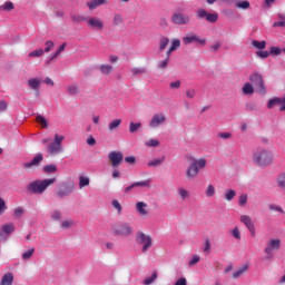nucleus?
<instances>
[{
  "instance_id": "obj_1",
  "label": "nucleus",
  "mask_w": 285,
  "mask_h": 285,
  "mask_svg": "<svg viewBox=\"0 0 285 285\" xmlns=\"http://www.w3.org/2000/svg\"><path fill=\"white\" fill-rule=\"evenodd\" d=\"M252 161L254 166H258V168H266L268 166H273L275 161V155L271 149H266L264 147H258L252 156Z\"/></svg>"
},
{
  "instance_id": "obj_2",
  "label": "nucleus",
  "mask_w": 285,
  "mask_h": 285,
  "mask_svg": "<svg viewBox=\"0 0 285 285\" xmlns=\"http://www.w3.org/2000/svg\"><path fill=\"white\" fill-rule=\"evenodd\" d=\"M55 181H57L56 177L43 180H35L27 186V190L33 195H43V193H46V190H48V188H50Z\"/></svg>"
},
{
  "instance_id": "obj_3",
  "label": "nucleus",
  "mask_w": 285,
  "mask_h": 285,
  "mask_svg": "<svg viewBox=\"0 0 285 285\" xmlns=\"http://www.w3.org/2000/svg\"><path fill=\"white\" fill-rule=\"evenodd\" d=\"M203 168H206L205 158H199L197 160L191 161L189 167L186 170L187 179H195V177L199 175V170H203Z\"/></svg>"
},
{
  "instance_id": "obj_4",
  "label": "nucleus",
  "mask_w": 285,
  "mask_h": 285,
  "mask_svg": "<svg viewBox=\"0 0 285 285\" xmlns=\"http://www.w3.org/2000/svg\"><path fill=\"white\" fill-rule=\"evenodd\" d=\"M111 233L116 237H130V235L134 233V229L128 223H119L118 225L112 226Z\"/></svg>"
},
{
  "instance_id": "obj_5",
  "label": "nucleus",
  "mask_w": 285,
  "mask_h": 285,
  "mask_svg": "<svg viewBox=\"0 0 285 285\" xmlns=\"http://www.w3.org/2000/svg\"><path fill=\"white\" fill-rule=\"evenodd\" d=\"M249 81L255 86L256 92L258 95H266V85L264 82V76L259 72H254L249 76Z\"/></svg>"
},
{
  "instance_id": "obj_6",
  "label": "nucleus",
  "mask_w": 285,
  "mask_h": 285,
  "mask_svg": "<svg viewBox=\"0 0 285 285\" xmlns=\"http://www.w3.org/2000/svg\"><path fill=\"white\" fill-rule=\"evenodd\" d=\"M136 242L141 247V253H148L153 247V237L150 235L145 234L144 232H138L136 235Z\"/></svg>"
},
{
  "instance_id": "obj_7",
  "label": "nucleus",
  "mask_w": 285,
  "mask_h": 285,
  "mask_svg": "<svg viewBox=\"0 0 285 285\" xmlns=\"http://www.w3.org/2000/svg\"><path fill=\"white\" fill-rule=\"evenodd\" d=\"M63 139V136L59 134L55 135L53 141L48 146L49 155H59V153H63V146H61Z\"/></svg>"
},
{
  "instance_id": "obj_8",
  "label": "nucleus",
  "mask_w": 285,
  "mask_h": 285,
  "mask_svg": "<svg viewBox=\"0 0 285 285\" xmlns=\"http://www.w3.org/2000/svg\"><path fill=\"white\" fill-rule=\"evenodd\" d=\"M281 248H282V239L272 238L266 243L264 253L266 256L273 257V253H275V250H279Z\"/></svg>"
},
{
  "instance_id": "obj_9",
  "label": "nucleus",
  "mask_w": 285,
  "mask_h": 285,
  "mask_svg": "<svg viewBox=\"0 0 285 285\" xmlns=\"http://www.w3.org/2000/svg\"><path fill=\"white\" fill-rule=\"evenodd\" d=\"M196 17H197V19H206V21H208V23H217V21H219V14L208 13L206 11V9H202V8H199L196 11Z\"/></svg>"
},
{
  "instance_id": "obj_10",
  "label": "nucleus",
  "mask_w": 285,
  "mask_h": 285,
  "mask_svg": "<svg viewBox=\"0 0 285 285\" xmlns=\"http://www.w3.org/2000/svg\"><path fill=\"white\" fill-rule=\"evenodd\" d=\"M164 124H166V114L157 112L153 115L148 126L149 128L155 130V128H159V126H164Z\"/></svg>"
},
{
  "instance_id": "obj_11",
  "label": "nucleus",
  "mask_w": 285,
  "mask_h": 285,
  "mask_svg": "<svg viewBox=\"0 0 285 285\" xmlns=\"http://www.w3.org/2000/svg\"><path fill=\"white\" fill-rule=\"evenodd\" d=\"M111 168H119L124 163V154L121 151H110L108 154Z\"/></svg>"
},
{
  "instance_id": "obj_12",
  "label": "nucleus",
  "mask_w": 285,
  "mask_h": 285,
  "mask_svg": "<svg viewBox=\"0 0 285 285\" xmlns=\"http://www.w3.org/2000/svg\"><path fill=\"white\" fill-rule=\"evenodd\" d=\"M173 23L176 26H188L190 23V16L184 13H174L171 17Z\"/></svg>"
},
{
  "instance_id": "obj_13",
  "label": "nucleus",
  "mask_w": 285,
  "mask_h": 285,
  "mask_svg": "<svg viewBox=\"0 0 285 285\" xmlns=\"http://www.w3.org/2000/svg\"><path fill=\"white\" fill-rule=\"evenodd\" d=\"M199 43L200 46H206V38H199L197 35L189 33L183 38V43L185 46H190V43Z\"/></svg>"
},
{
  "instance_id": "obj_14",
  "label": "nucleus",
  "mask_w": 285,
  "mask_h": 285,
  "mask_svg": "<svg viewBox=\"0 0 285 285\" xmlns=\"http://www.w3.org/2000/svg\"><path fill=\"white\" fill-rule=\"evenodd\" d=\"M41 161H43V155L37 154L36 157L30 163L22 164V168H24V170H32V168L39 167Z\"/></svg>"
},
{
  "instance_id": "obj_15",
  "label": "nucleus",
  "mask_w": 285,
  "mask_h": 285,
  "mask_svg": "<svg viewBox=\"0 0 285 285\" xmlns=\"http://www.w3.org/2000/svg\"><path fill=\"white\" fill-rule=\"evenodd\" d=\"M240 223L244 224V226H246L252 237H255L256 233H255V224L253 223V218H250V216L248 215H242Z\"/></svg>"
},
{
  "instance_id": "obj_16",
  "label": "nucleus",
  "mask_w": 285,
  "mask_h": 285,
  "mask_svg": "<svg viewBox=\"0 0 285 285\" xmlns=\"http://www.w3.org/2000/svg\"><path fill=\"white\" fill-rule=\"evenodd\" d=\"M136 213H138L140 217H148L150 215V208H148V203H136Z\"/></svg>"
},
{
  "instance_id": "obj_17",
  "label": "nucleus",
  "mask_w": 285,
  "mask_h": 285,
  "mask_svg": "<svg viewBox=\"0 0 285 285\" xmlns=\"http://www.w3.org/2000/svg\"><path fill=\"white\" fill-rule=\"evenodd\" d=\"M275 106H281L279 110L281 112H284L285 110V97L284 98H274L271 99L267 104V107L271 108H275Z\"/></svg>"
},
{
  "instance_id": "obj_18",
  "label": "nucleus",
  "mask_w": 285,
  "mask_h": 285,
  "mask_svg": "<svg viewBox=\"0 0 285 285\" xmlns=\"http://www.w3.org/2000/svg\"><path fill=\"white\" fill-rule=\"evenodd\" d=\"M89 28L94 30H104V21L97 17H92L88 20Z\"/></svg>"
},
{
  "instance_id": "obj_19",
  "label": "nucleus",
  "mask_w": 285,
  "mask_h": 285,
  "mask_svg": "<svg viewBox=\"0 0 285 285\" xmlns=\"http://www.w3.org/2000/svg\"><path fill=\"white\" fill-rule=\"evenodd\" d=\"M28 87L30 90H33V92H37L39 95V88H41V80L39 78H31L27 81Z\"/></svg>"
},
{
  "instance_id": "obj_20",
  "label": "nucleus",
  "mask_w": 285,
  "mask_h": 285,
  "mask_svg": "<svg viewBox=\"0 0 285 285\" xmlns=\"http://www.w3.org/2000/svg\"><path fill=\"white\" fill-rule=\"evenodd\" d=\"M12 282H14V275L9 272L2 276L0 285H12Z\"/></svg>"
},
{
  "instance_id": "obj_21",
  "label": "nucleus",
  "mask_w": 285,
  "mask_h": 285,
  "mask_svg": "<svg viewBox=\"0 0 285 285\" xmlns=\"http://www.w3.org/2000/svg\"><path fill=\"white\" fill-rule=\"evenodd\" d=\"M180 46H181V40H179L177 38L174 39L171 41L169 49L167 50V55L170 56L173 52H175V50H177V48H180Z\"/></svg>"
},
{
  "instance_id": "obj_22",
  "label": "nucleus",
  "mask_w": 285,
  "mask_h": 285,
  "mask_svg": "<svg viewBox=\"0 0 285 285\" xmlns=\"http://www.w3.org/2000/svg\"><path fill=\"white\" fill-rule=\"evenodd\" d=\"M164 161H166V156L150 160L147 164V166H149V168H157V166H161V164H164Z\"/></svg>"
},
{
  "instance_id": "obj_23",
  "label": "nucleus",
  "mask_w": 285,
  "mask_h": 285,
  "mask_svg": "<svg viewBox=\"0 0 285 285\" xmlns=\"http://www.w3.org/2000/svg\"><path fill=\"white\" fill-rule=\"evenodd\" d=\"M170 56L166 53V58L157 62V68H159V70H166V68H168Z\"/></svg>"
},
{
  "instance_id": "obj_24",
  "label": "nucleus",
  "mask_w": 285,
  "mask_h": 285,
  "mask_svg": "<svg viewBox=\"0 0 285 285\" xmlns=\"http://www.w3.org/2000/svg\"><path fill=\"white\" fill-rule=\"evenodd\" d=\"M121 126V119H114L112 121L109 122L108 125V130L109 132H112L114 130H117Z\"/></svg>"
},
{
  "instance_id": "obj_25",
  "label": "nucleus",
  "mask_w": 285,
  "mask_h": 285,
  "mask_svg": "<svg viewBox=\"0 0 285 285\" xmlns=\"http://www.w3.org/2000/svg\"><path fill=\"white\" fill-rule=\"evenodd\" d=\"M255 92V88L250 82H245L243 86V95H253Z\"/></svg>"
},
{
  "instance_id": "obj_26",
  "label": "nucleus",
  "mask_w": 285,
  "mask_h": 285,
  "mask_svg": "<svg viewBox=\"0 0 285 285\" xmlns=\"http://www.w3.org/2000/svg\"><path fill=\"white\" fill-rule=\"evenodd\" d=\"M2 232L6 235H12V233H14V224L9 223V224L2 225Z\"/></svg>"
},
{
  "instance_id": "obj_27",
  "label": "nucleus",
  "mask_w": 285,
  "mask_h": 285,
  "mask_svg": "<svg viewBox=\"0 0 285 285\" xmlns=\"http://www.w3.org/2000/svg\"><path fill=\"white\" fill-rule=\"evenodd\" d=\"M246 271H248V265H243L240 268L233 273L234 279H237V277H242V275H244Z\"/></svg>"
},
{
  "instance_id": "obj_28",
  "label": "nucleus",
  "mask_w": 285,
  "mask_h": 285,
  "mask_svg": "<svg viewBox=\"0 0 285 285\" xmlns=\"http://www.w3.org/2000/svg\"><path fill=\"white\" fill-rule=\"evenodd\" d=\"M170 43V39L167 37H161L159 40V50L163 52V50H166L168 48V45Z\"/></svg>"
},
{
  "instance_id": "obj_29",
  "label": "nucleus",
  "mask_w": 285,
  "mask_h": 285,
  "mask_svg": "<svg viewBox=\"0 0 285 285\" xmlns=\"http://www.w3.org/2000/svg\"><path fill=\"white\" fill-rule=\"evenodd\" d=\"M86 186H90V178H88V176H80L79 188H86Z\"/></svg>"
},
{
  "instance_id": "obj_30",
  "label": "nucleus",
  "mask_w": 285,
  "mask_h": 285,
  "mask_svg": "<svg viewBox=\"0 0 285 285\" xmlns=\"http://www.w3.org/2000/svg\"><path fill=\"white\" fill-rule=\"evenodd\" d=\"M132 77H139V75H146V68L134 67L130 69Z\"/></svg>"
},
{
  "instance_id": "obj_31",
  "label": "nucleus",
  "mask_w": 285,
  "mask_h": 285,
  "mask_svg": "<svg viewBox=\"0 0 285 285\" xmlns=\"http://www.w3.org/2000/svg\"><path fill=\"white\" fill-rule=\"evenodd\" d=\"M115 70V68L110 65H101L100 66V72L102 75H110V72H112Z\"/></svg>"
},
{
  "instance_id": "obj_32",
  "label": "nucleus",
  "mask_w": 285,
  "mask_h": 285,
  "mask_svg": "<svg viewBox=\"0 0 285 285\" xmlns=\"http://www.w3.org/2000/svg\"><path fill=\"white\" fill-rule=\"evenodd\" d=\"M252 46L256 48L257 50H264L266 48V41H258V40H253Z\"/></svg>"
},
{
  "instance_id": "obj_33",
  "label": "nucleus",
  "mask_w": 285,
  "mask_h": 285,
  "mask_svg": "<svg viewBox=\"0 0 285 285\" xmlns=\"http://www.w3.org/2000/svg\"><path fill=\"white\" fill-rule=\"evenodd\" d=\"M178 195L183 200L188 199V197H190V191L184 187H180L178 188Z\"/></svg>"
},
{
  "instance_id": "obj_34",
  "label": "nucleus",
  "mask_w": 285,
  "mask_h": 285,
  "mask_svg": "<svg viewBox=\"0 0 285 285\" xmlns=\"http://www.w3.org/2000/svg\"><path fill=\"white\" fill-rule=\"evenodd\" d=\"M36 121L37 124H39L42 128H48V120L46 119V117L38 115L36 117Z\"/></svg>"
},
{
  "instance_id": "obj_35",
  "label": "nucleus",
  "mask_w": 285,
  "mask_h": 285,
  "mask_svg": "<svg viewBox=\"0 0 285 285\" xmlns=\"http://www.w3.org/2000/svg\"><path fill=\"white\" fill-rule=\"evenodd\" d=\"M0 10H4L6 12H12V10H14V3L4 2V4L0 6Z\"/></svg>"
},
{
  "instance_id": "obj_36",
  "label": "nucleus",
  "mask_w": 285,
  "mask_h": 285,
  "mask_svg": "<svg viewBox=\"0 0 285 285\" xmlns=\"http://www.w3.org/2000/svg\"><path fill=\"white\" fill-rule=\"evenodd\" d=\"M236 8H238L239 10H248V8H250V2H248L247 0L239 2H236Z\"/></svg>"
},
{
  "instance_id": "obj_37",
  "label": "nucleus",
  "mask_w": 285,
  "mask_h": 285,
  "mask_svg": "<svg viewBox=\"0 0 285 285\" xmlns=\"http://www.w3.org/2000/svg\"><path fill=\"white\" fill-rule=\"evenodd\" d=\"M139 128H141V122H130L129 124V132L131 135L137 132V130H139Z\"/></svg>"
},
{
  "instance_id": "obj_38",
  "label": "nucleus",
  "mask_w": 285,
  "mask_h": 285,
  "mask_svg": "<svg viewBox=\"0 0 285 285\" xmlns=\"http://www.w3.org/2000/svg\"><path fill=\"white\" fill-rule=\"evenodd\" d=\"M237 195V193L234 190V189H228L226 193H225V199L227 202H233V199H235V196Z\"/></svg>"
},
{
  "instance_id": "obj_39",
  "label": "nucleus",
  "mask_w": 285,
  "mask_h": 285,
  "mask_svg": "<svg viewBox=\"0 0 285 285\" xmlns=\"http://www.w3.org/2000/svg\"><path fill=\"white\" fill-rule=\"evenodd\" d=\"M43 173H47L48 175H50V173H57V165L55 164L46 165L43 167Z\"/></svg>"
},
{
  "instance_id": "obj_40",
  "label": "nucleus",
  "mask_w": 285,
  "mask_h": 285,
  "mask_svg": "<svg viewBox=\"0 0 285 285\" xmlns=\"http://www.w3.org/2000/svg\"><path fill=\"white\" fill-rule=\"evenodd\" d=\"M68 95H77L79 94V86L77 85H70L67 87Z\"/></svg>"
},
{
  "instance_id": "obj_41",
  "label": "nucleus",
  "mask_w": 285,
  "mask_h": 285,
  "mask_svg": "<svg viewBox=\"0 0 285 285\" xmlns=\"http://www.w3.org/2000/svg\"><path fill=\"white\" fill-rule=\"evenodd\" d=\"M215 193H216L215 186H213V185L209 184V185L207 186L206 190H205L206 197H214V196H215Z\"/></svg>"
},
{
  "instance_id": "obj_42",
  "label": "nucleus",
  "mask_w": 285,
  "mask_h": 285,
  "mask_svg": "<svg viewBox=\"0 0 285 285\" xmlns=\"http://www.w3.org/2000/svg\"><path fill=\"white\" fill-rule=\"evenodd\" d=\"M157 279V272H153L150 277L144 279L145 285H150Z\"/></svg>"
},
{
  "instance_id": "obj_43",
  "label": "nucleus",
  "mask_w": 285,
  "mask_h": 285,
  "mask_svg": "<svg viewBox=\"0 0 285 285\" xmlns=\"http://www.w3.org/2000/svg\"><path fill=\"white\" fill-rule=\"evenodd\" d=\"M111 205H112L114 208L117 209L118 215H121V212L124 210V207L120 205L119 200L114 199L111 202Z\"/></svg>"
},
{
  "instance_id": "obj_44",
  "label": "nucleus",
  "mask_w": 285,
  "mask_h": 285,
  "mask_svg": "<svg viewBox=\"0 0 285 285\" xmlns=\"http://www.w3.org/2000/svg\"><path fill=\"white\" fill-rule=\"evenodd\" d=\"M43 49L39 48L29 53V57L37 58V57H43Z\"/></svg>"
},
{
  "instance_id": "obj_45",
  "label": "nucleus",
  "mask_w": 285,
  "mask_h": 285,
  "mask_svg": "<svg viewBox=\"0 0 285 285\" xmlns=\"http://www.w3.org/2000/svg\"><path fill=\"white\" fill-rule=\"evenodd\" d=\"M124 23V17L120 13L114 16V26H121Z\"/></svg>"
},
{
  "instance_id": "obj_46",
  "label": "nucleus",
  "mask_w": 285,
  "mask_h": 285,
  "mask_svg": "<svg viewBox=\"0 0 285 285\" xmlns=\"http://www.w3.org/2000/svg\"><path fill=\"white\" fill-rule=\"evenodd\" d=\"M35 255V247H31L30 249L26 250L22 254V259H30V257H32Z\"/></svg>"
},
{
  "instance_id": "obj_47",
  "label": "nucleus",
  "mask_w": 285,
  "mask_h": 285,
  "mask_svg": "<svg viewBox=\"0 0 285 285\" xmlns=\"http://www.w3.org/2000/svg\"><path fill=\"white\" fill-rule=\"evenodd\" d=\"M51 219H52L53 222H61V212H59V210H53V212L51 213Z\"/></svg>"
},
{
  "instance_id": "obj_48",
  "label": "nucleus",
  "mask_w": 285,
  "mask_h": 285,
  "mask_svg": "<svg viewBox=\"0 0 285 285\" xmlns=\"http://www.w3.org/2000/svg\"><path fill=\"white\" fill-rule=\"evenodd\" d=\"M169 88L171 90H179V88H181V80H176L174 82H170Z\"/></svg>"
},
{
  "instance_id": "obj_49",
  "label": "nucleus",
  "mask_w": 285,
  "mask_h": 285,
  "mask_svg": "<svg viewBox=\"0 0 285 285\" xmlns=\"http://www.w3.org/2000/svg\"><path fill=\"white\" fill-rule=\"evenodd\" d=\"M146 146H148L149 148H157V146H159V140H157V139H149L146 142Z\"/></svg>"
},
{
  "instance_id": "obj_50",
  "label": "nucleus",
  "mask_w": 285,
  "mask_h": 285,
  "mask_svg": "<svg viewBox=\"0 0 285 285\" xmlns=\"http://www.w3.org/2000/svg\"><path fill=\"white\" fill-rule=\"evenodd\" d=\"M232 235L235 239H242V232H239V227H235L233 230H232Z\"/></svg>"
},
{
  "instance_id": "obj_51",
  "label": "nucleus",
  "mask_w": 285,
  "mask_h": 285,
  "mask_svg": "<svg viewBox=\"0 0 285 285\" xmlns=\"http://www.w3.org/2000/svg\"><path fill=\"white\" fill-rule=\"evenodd\" d=\"M87 6L89 10H96V8H99V2L98 0H91L90 2H87Z\"/></svg>"
},
{
  "instance_id": "obj_52",
  "label": "nucleus",
  "mask_w": 285,
  "mask_h": 285,
  "mask_svg": "<svg viewBox=\"0 0 285 285\" xmlns=\"http://www.w3.org/2000/svg\"><path fill=\"white\" fill-rule=\"evenodd\" d=\"M72 193V187L68 188L67 190L60 189L58 190V197H67V195Z\"/></svg>"
},
{
  "instance_id": "obj_53",
  "label": "nucleus",
  "mask_w": 285,
  "mask_h": 285,
  "mask_svg": "<svg viewBox=\"0 0 285 285\" xmlns=\"http://www.w3.org/2000/svg\"><path fill=\"white\" fill-rule=\"evenodd\" d=\"M246 202H248V195L246 194L240 195L238 200L239 206H246Z\"/></svg>"
},
{
  "instance_id": "obj_54",
  "label": "nucleus",
  "mask_w": 285,
  "mask_h": 285,
  "mask_svg": "<svg viewBox=\"0 0 285 285\" xmlns=\"http://www.w3.org/2000/svg\"><path fill=\"white\" fill-rule=\"evenodd\" d=\"M200 259L202 257H199V255H194L189 261V266H195V264H199Z\"/></svg>"
},
{
  "instance_id": "obj_55",
  "label": "nucleus",
  "mask_w": 285,
  "mask_h": 285,
  "mask_svg": "<svg viewBox=\"0 0 285 285\" xmlns=\"http://www.w3.org/2000/svg\"><path fill=\"white\" fill-rule=\"evenodd\" d=\"M257 57H261V59H268L271 57V51H257Z\"/></svg>"
},
{
  "instance_id": "obj_56",
  "label": "nucleus",
  "mask_w": 285,
  "mask_h": 285,
  "mask_svg": "<svg viewBox=\"0 0 285 285\" xmlns=\"http://www.w3.org/2000/svg\"><path fill=\"white\" fill-rule=\"evenodd\" d=\"M197 95V91L195 89H188L186 91L187 99H195V96Z\"/></svg>"
},
{
  "instance_id": "obj_57",
  "label": "nucleus",
  "mask_w": 285,
  "mask_h": 285,
  "mask_svg": "<svg viewBox=\"0 0 285 285\" xmlns=\"http://www.w3.org/2000/svg\"><path fill=\"white\" fill-rule=\"evenodd\" d=\"M8 210V207L6 206V200L3 198H0V215H3Z\"/></svg>"
},
{
  "instance_id": "obj_58",
  "label": "nucleus",
  "mask_w": 285,
  "mask_h": 285,
  "mask_svg": "<svg viewBox=\"0 0 285 285\" xmlns=\"http://www.w3.org/2000/svg\"><path fill=\"white\" fill-rule=\"evenodd\" d=\"M277 184H278L279 188H284V190H285V174H283L278 177Z\"/></svg>"
},
{
  "instance_id": "obj_59",
  "label": "nucleus",
  "mask_w": 285,
  "mask_h": 285,
  "mask_svg": "<svg viewBox=\"0 0 285 285\" xmlns=\"http://www.w3.org/2000/svg\"><path fill=\"white\" fill-rule=\"evenodd\" d=\"M46 49L43 52H50V50H52V48H55V42H52V40H48L46 41Z\"/></svg>"
},
{
  "instance_id": "obj_60",
  "label": "nucleus",
  "mask_w": 285,
  "mask_h": 285,
  "mask_svg": "<svg viewBox=\"0 0 285 285\" xmlns=\"http://www.w3.org/2000/svg\"><path fill=\"white\" fill-rule=\"evenodd\" d=\"M269 55H282V49L279 47H271Z\"/></svg>"
},
{
  "instance_id": "obj_61",
  "label": "nucleus",
  "mask_w": 285,
  "mask_h": 285,
  "mask_svg": "<svg viewBox=\"0 0 285 285\" xmlns=\"http://www.w3.org/2000/svg\"><path fill=\"white\" fill-rule=\"evenodd\" d=\"M219 139H230L233 135L230 132H219L218 134Z\"/></svg>"
},
{
  "instance_id": "obj_62",
  "label": "nucleus",
  "mask_w": 285,
  "mask_h": 285,
  "mask_svg": "<svg viewBox=\"0 0 285 285\" xmlns=\"http://www.w3.org/2000/svg\"><path fill=\"white\" fill-rule=\"evenodd\" d=\"M175 285H188V281L185 277H180L176 281Z\"/></svg>"
},
{
  "instance_id": "obj_63",
  "label": "nucleus",
  "mask_w": 285,
  "mask_h": 285,
  "mask_svg": "<svg viewBox=\"0 0 285 285\" xmlns=\"http://www.w3.org/2000/svg\"><path fill=\"white\" fill-rule=\"evenodd\" d=\"M70 226H72V222L71 220H63L61 223V228H63V229L70 228Z\"/></svg>"
},
{
  "instance_id": "obj_64",
  "label": "nucleus",
  "mask_w": 285,
  "mask_h": 285,
  "mask_svg": "<svg viewBox=\"0 0 285 285\" xmlns=\"http://www.w3.org/2000/svg\"><path fill=\"white\" fill-rule=\"evenodd\" d=\"M21 215H23V209L21 207H17L14 209V216L16 217H21Z\"/></svg>"
}]
</instances>
